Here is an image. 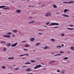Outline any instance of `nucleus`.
Wrapping results in <instances>:
<instances>
[{
  "label": "nucleus",
  "instance_id": "58836bf2",
  "mask_svg": "<svg viewBox=\"0 0 74 74\" xmlns=\"http://www.w3.org/2000/svg\"><path fill=\"white\" fill-rule=\"evenodd\" d=\"M28 64H31V63H30V62H28L27 63Z\"/></svg>",
  "mask_w": 74,
  "mask_h": 74
},
{
  "label": "nucleus",
  "instance_id": "c9c22d12",
  "mask_svg": "<svg viewBox=\"0 0 74 74\" xmlns=\"http://www.w3.org/2000/svg\"><path fill=\"white\" fill-rule=\"evenodd\" d=\"M25 55H20V56H19L20 57H21V56H25Z\"/></svg>",
  "mask_w": 74,
  "mask_h": 74
},
{
  "label": "nucleus",
  "instance_id": "5fc2aeb1",
  "mask_svg": "<svg viewBox=\"0 0 74 74\" xmlns=\"http://www.w3.org/2000/svg\"><path fill=\"white\" fill-rule=\"evenodd\" d=\"M39 34H42V33H39Z\"/></svg>",
  "mask_w": 74,
  "mask_h": 74
},
{
  "label": "nucleus",
  "instance_id": "6e6552de",
  "mask_svg": "<svg viewBox=\"0 0 74 74\" xmlns=\"http://www.w3.org/2000/svg\"><path fill=\"white\" fill-rule=\"evenodd\" d=\"M63 16L65 17H69L70 16L66 14L63 15Z\"/></svg>",
  "mask_w": 74,
  "mask_h": 74
},
{
  "label": "nucleus",
  "instance_id": "ea45409f",
  "mask_svg": "<svg viewBox=\"0 0 74 74\" xmlns=\"http://www.w3.org/2000/svg\"><path fill=\"white\" fill-rule=\"evenodd\" d=\"M64 36V34H62V37H63V36Z\"/></svg>",
  "mask_w": 74,
  "mask_h": 74
},
{
  "label": "nucleus",
  "instance_id": "052dcab7",
  "mask_svg": "<svg viewBox=\"0 0 74 74\" xmlns=\"http://www.w3.org/2000/svg\"><path fill=\"white\" fill-rule=\"evenodd\" d=\"M41 2H40L39 4H38V5H40V4H41Z\"/></svg>",
  "mask_w": 74,
  "mask_h": 74
},
{
  "label": "nucleus",
  "instance_id": "6ab92c4d",
  "mask_svg": "<svg viewBox=\"0 0 74 74\" xmlns=\"http://www.w3.org/2000/svg\"><path fill=\"white\" fill-rule=\"evenodd\" d=\"M11 44H7V47H10V46Z\"/></svg>",
  "mask_w": 74,
  "mask_h": 74
},
{
  "label": "nucleus",
  "instance_id": "20e7f679",
  "mask_svg": "<svg viewBox=\"0 0 74 74\" xmlns=\"http://www.w3.org/2000/svg\"><path fill=\"white\" fill-rule=\"evenodd\" d=\"M18 43H14V44H12L11 45V47H15L17 45Z\"/></svg>",
  "mask_w": 74,
  "mask_h": 74
},
{
  "label": "nucleus",
  "instance_id": "864d4df0",
  "mask_svg": "<svg viewBox=\"0 0 74 74\" xmlns=\"http://www.w3.org/2000/svg\"><path fill=\"white\" fill-rule=\"evenodd\" d=\"M58 56V54H57L54 55V56Z\"/></svg>",
  "mask_w": 74,
  "mask_h": 74
},
{
  "label": "nucleus",
  "instance_id": "423d86ee",
  "mask_svg": "<svg viewBox=\"0 0 74 74\" xmlns=\"http://www.w3.org/2000/svg\"><path fill=\"white\" fill-rule=\"evenodd\" d=\"M35 38H30V40L31 41H34V40H35Z\"/></svg>",
  "mask_w": 74,
  "mask_h": 74
},
{
  "label": "nucleus",
  "instance_id": "bf43d9fd",
  "mask_svg": "<svg viewBox=\"0 0 74 74\" xmlns=\"http://www.w3.org/2000/svg\"><path fill=\"white\" fill-rule=\"evenodd\" d=\"M28 7H32V6L29 5V6H28Z\"/></svg>",
  "mask_w": 74,
  "mask_h": 74
},
{
  "label": "nucleus",
  "instance_id": "3c124183",
  "mask_svg": "<svg viewBox=\"0 0 74 74\" xmlns=\"http://www.w3.org/2000/svg\"><path fill=\"white\" fill-rule=\"evenodd\" d=\"M57 71V72H58L59 73L60 72V71H59V70H58Z\"/></svg>",
  "mask_w": 74,
  "mask_h": 74
},
{
  "label": "nucleus",
  "instance_id": "dca6fc26",
  "mask_svg": "<svg viewBox=\"0 0 74 74\" xmlns=\"http://www.w3.org/2000/svg\"><path fill=\"white\" fill-rule=\"evenodd\" d=\"M7 36V38H10V35H6Z\"/></svg>",
  "mask_w": 74,
  "mask_h": 74
},
{
  "label": "nucleus",
  "instance_id": "2eb2a0df",
  "mask_svg": "<svg viewBox=\"0 0 74 74\" xmlns=\"http://www.w3.org/2000/svg\"><path fill=\"white\" fill-rule=\"evenodd\" d=\"M53 7L54 8H56L57 7V6L56 5H53Z\"/></svg>",
  "mask_w": 74,
  "mask_h": 74
},
{
  "label": "nucleus",
  "instance_id": "f03ea898",
  "mask_svg": "<svg viewBox=\"0 0 74 74\" xmlns=\"http://www.w3.org/2000/svg\"><path fill=\"white\" fill-rule=\"evenodd\" d=\"M74 3V1H71L69 2H63V3H68V4H71V3Z\"/></svg>",
  "mask_w": 74,
  "mask_h": 74
},
{
  "label": "nucleus",
  "instance_id": "393cba45",
  "mask_svg": "<svg viewBox=\"0 0 74 74\" xmlns=\"http://www.w3.org/2000/svg\"><path fill=\"white\" fill-rule=\"evenodd\" d=\"M53 62H55V60H52L50 61V63H53Z\"/></svg>",
  "mask_w": 74,
  "mask_h": 74
},
{
  "label": "nucleus",
  "instance_id": "49530a36",
  "mask_svg": "<svg viewBox=\"0 0 74 74\" xmlns=\"http://www.w3.org/2000/svg\"><path fill=\"white\" fill-rule=\"evenodd\" d=\"M3 37H7V35H5V36H3Z\"/></svg>",
  "mask_w": 74,
  "mask_h": 74
},
{
  "label": "nucleus",
  "instance_id": "cd10ccee",
  "mask_svg": "<svg viewBox=\"0 0 74 74\" xmlns=\"http://www.w3.org/2000/svg\"><path fill=\"white\" fill-rule=\"evenodd\" d=\"M44 49H48V47H45L44 48Z\"/></svg>",
  "mask_w": 74,
  "mask_h": 74
},
{
  "label": "nucleus",
  "instance_id": "09e8293b",
  "mask_svg": "<svg viewBox=\"0 0 74 74\" xmlns=\"http://www.w3.org/2000/svg\"><path fill=\"white\" fill-rule=\"evenodd\" d=\"M26 42V41H22V43H23V42Z\"/></svg>",
  "mask_w": 74,
  "mask_h": 74
},
{
  "label": "nucleus",
  "instance_id": "0eeeda50",
  "mask_svg": "<svg viewBox=\"0 0 74 74\" xmlns=\"http://www.w3.org/2000/svg\"><path fill=\"white\" fill-rule=\"evenodd\" d=\"M26 71H31V69L29 68H28L26 69Z\"/></svg>",
  "mask_w": 74,
  "mask_h": 74
},
{
  "label": "nucleus",
  "instance_id": "7ed1b4c3",
  "mask_svg": "<svg viewBox=\"0 0 74 74\" xmlns=\"http://www.w3.org/2000/svg\"><path fill=\"white\" fill-rule=\"evenodd\" d=\"M51 26H53V25H59V23H53Z\"/></svg>",
  "mask_w": 74,
  "mask_h": 74
},
{
  "label": "nucleus",
  "instance_id": "603ef678",
  "mask_svg": "<svg viewBox=\"0 0 74 74\" xmlns=\"http://www.w3.org/2000/svg\"><path fill=\"white\" fill-rule=\"evenodd\" d=\"M27 74H33V73H27Z\"/></svg>",
  "mask_w": 74,
  "mask_h": 74
},
{
  "label": "nucleus",
  "instance_id": "c03bdc74",
  "mask_svg": "<svg viewBox=\"0 0 74 74\" xmlns=\"http://www.w3.org/2000/svg\"><path fill=\"white\" fill-rule=\"evenodd\" d=\"M58 56H60V55H61V54H60V53H58L57 54Z\"/></svg>",
  "mask_w": 74,
  "mask_h": 74
},
{
  "label": "nucleus",
  "instance_id": "72a5a7b5",
  "mask_svg": "<svg viewBox=\"0 0 74 74\" xmlns=\"http://www.w3.org/2000/svg\"><path fill=\"white\" fill-rule=\"evenodd\" d=\"M7 34H12V33L11 32H7Z\"/></svg>",
  "mask_w": 74,
  "mask_h": 74
},
{
  "label": "nucleus",
  "instance_id": "6e6d98bb",
  "mask_svg": "<svg viewBox=\"0 0 74 74\" xmlns=\"http://www.w3.org/2000/svg\"><path fill=\"white\" fill-rule=\"evenodd\" d=\"M57 27H54V28L55 29H56V28H57Z\"/></svg>",
  "mask_w": 74,
  "mask_h": 74
},
{
  "label": "nucleus",
  "instance_id": "4468645a",
  "mask_svg": "<svg viewBox=\"0 0 74 74\" xmlns=\"http://www.w3.org/2000/svg\"><path fill=\"white\" fill-rule=\"evenodd\" d=\"M5 7L4 5H2L0 6V8H4V7Z\"/></svg>",
  "mask_w": 74,
  "mask_h": 74
},
{
  "label": "nucleus",
  "instance_id": "f3484780",
  "mask_svg": "<svg viewBox=\"0 0 74 74\" xmlns=\"http://www.w3.org/2000/svg\"><path fill=\"white\" fill-rule=\"evenodd\" d=\"M51 41H52L53 42H55V40L54 39H51Z\"/></svg>",
  "mask_w": 74,
  "mask_h": 74
},
{
  "label": "nucleus",
  "instance_id": "13d9d810",
  "mask_svg": "<svg viewBox=\"0 0 74 74\" xmlns=\"http://www.w3.org/2000/svg\"><path fill=\"white\" fill-rule=\"evenodd\" d=\"M3 44H4L5 43V42L4 41H3Z\"/></svg>",
  "mask_w": 74,
  "mask_h": 74
},
{
  "label": "nucleus",
  "instance_id": "774afa93",
  "mask_svg": "<svg viewBox=\"0 0 74 74\" xmlns=\"http://www.w3.org/2000/svg\"><path fill=\"white\" fill-rule=\"evenodd\" d=\"M44 27H47V26H44Z\"/></svg>",
  "mask_w": 74,
  "mask_h": 74
},
{
  "label": "nucleus",
  "instance_id": "a19ab883",
  "mask_svg": "<svg viewBox=\"0 0 74 74\" xmlns=\"http://www.w3.org/2000/svg\"><path fill=\"white\" fill-rule=\"evenodd\" d=\"M24 67L26 68V66H24L23 67H22V68H23Z\"/></svg>",
  "mask_w": 74,
  "mask_h": 74
},
{
  "label": "nucleus",
  "instance_id": "de8ad7c7",
  "mask_svg": "<svg viewBox=\"0 0 74 74\" xmlns=\"http://www.w3.org/2000/svg\"><path fill=\"white\" fill-rule=\"evenodd\" d=\"M69 26H71V27H72L73 26H74V25H70Z\"/></svg>",
  "mask_w": 74,
  "mask_h": 74
},
{
  "label": "nucleus",
  "instance_id": "0e129e2a",
  "mask_svg": "<svg viewBox=\"0 0 74 74\" xmlns=\"http://www.w3.org/2000/svg\"><path fill=\"white\" fill-rule=\"evenodd\" d=\"M1 43H3V41L1 42Z\"/></svg>",
  "mask_w": 74,
  "mask_h": 74
},
{
  "label": "nucleus",
  "instance_id": "4be33fe9",
  "mask_svg": "<svg viewBox=\"0 0 74 74\" xmlns=\"http://www.w3.org/2000/svg\"><path fill=\"white\" fill-rule=\"evenodd\" d=\"M67 29L69 30H73L74 29V28H67Z\"/></svg>",
  "mask_w": 74,
  "mask_h": 74
},
{
  "label": "nucleus",
  "instance_id": "9b49d317",
  "mask_svg": "<svg viewBox=\"0 0 74 74\" xmlns=\"http://www.w3.org/2000/svg\"><path fill=\"white\" fill-rule=\"evenodd\" d=\"M38 65H37L35 67H34V69H38Z\"/></svg>",
  "mask_w": 74,
  "mask_h": 74
},
{
  "label": "nucleus",
  "instance_id": "338daca9",
  "mask_svg": "<svg viewBox=\"0 0 74 74\" xmlns=\"http://www.w3.org/2000/svg\"><path fill=\"white\" fill-rule=\"evenodd\" d=\"M51 54L53 55L54 54V53H52Z\"/></svg>",
  "mask_w": 74,
  "mask_h": 74
},
{
  "label": "nucleus",
  "instance_id": "7c9ffc66",
  "mask_svg": "<svg viewBox=\"0 0 74 74\" xmlns=\"http://www.w3.org/2000/svg\"><path fill=\"white\" fill-rule=\"evenodd\" d=\"M33 17L32 16H29V19H33Z\"/></svg>",
  "mask_w": 74,
  "mask_h": 74
},
{
  "label": "nucleus",
  "instance_id": "37998d69",
  "mask_svg": "<svg viewBox=\"0 0 74 74\" xmlns=\"http://www.w3.org/2000/svg\"><path fill=\"white\" fill-rule=\"evenodd\" d=\"M24 49L25 51H28V50H27V49Z\"/></svg>",
  "mask_w": 74,
  "mask_h": 74
},
{
  "label": "nucleus",
  "instance_id": "79ce46f5",
  "mask_svg": "<svg viewBox=\"0 0 74 74\" xmlns=\"http://www.w3.org/2000/svg\"><path fill=\"white\" fill-rule=\"evenodd\" d=\"M25 55H24V56H25V55H26V56H29V54H24Z\"/></svg>",
  "mask_w": 74,
  "mask_h": 74
},
{
  "label": "nucleus",
  "instance_id": "c756f323",
  "mask_svg": "<svg viewBox=\"0 0 74 74\" xmlns=\"http://www.w3.org/2000/svg\"><path fill=\"white\" fill-rule=\"evenodd\" d=\"M19 69V68L17 67L15 69L16 70H18Z\"/></svg>",
  "mask_w": 74,
  "mask_h": 74
},
{
  "label": "nucleus",
  "instance_id": "8fccbe9b",
  "mask_svg": "<svg viewBox=\"0 0 74 74\" xmlns=\"http://www.w3.org/2000/svg\"><path fill=\"white\" fill-rule=\"evenodd\" d=\"M4 50L5 51H7V50L6 49L4 48Z\"/></svg>",
  "mask_w": 74,
  "mask_h": 74
},
{
  "label": "nucleus",
  "instance_id": "c85d7f7f",
  "mask_svg": "<svg viewBox=\"0 0 74 74\" xmlns=\"http://www.w3.org/2000/svg\"><path fill=\"white\" fill-rule=\"evenodd\" d=\"M38 68H39V67H40L41 66V64H39L38 65Z\"/></svg>",
  "mask_w": 74,
  "mask_h": 74
},
{
  "label": "nucleus",
  "instance_id": "2f4dec72",
  "mask_svg": "<svg viewBox=\"0 0 74 74\" xmlns=\"http://www.w3.org/2000/svg\"><path fill=\"white\" fill-rule=\"evenodd\" d=\"M61 72L62 73H64V72H65V71L62 70Z\"/></svg>",
  "mask_w": 74,
  "mask_h": 74
},
{
  "label": "nucleus",
  "instance_id": "a878e982",
  "mask_svg": "<svg viewBox=\"0 0 74 74\" xmlns=\"http://www.w3.org/2000/svg\"><path fill=\"white\" fill-rule=\"evenodd\" d=\"M3 9H5V10L6 9H10V8H3Z\"/></svg>",
  "mask_w": 74,
  "mask_h": 74
},
{
  "label": "nucleus",
  "instance_id": "ddd939ff",
  "mask_svg": "<svg viewBox=\"0 0 74 74\" xmlns=\"http://www.w3.org/2000/svg\"><path fill=\"white\" fill-rule=\"evenodd\" d=\"M2 68L3 69H6V66H2Z\"/></svg>",
  "mask_w": 74,
  "mask_h": 74
},
{
  "label": "nucleus",
  "instance_id": "69168bd1",
  "mask_svg": "<svg viewBox=\"0 0 74 74\" xmlns=\"http://www.w3.org/2000/svg\"><path fill=\"white\" fill-rule=\"evenodd\" d=\"M62 46H64V45H63V44H62Z\"/></svg>",
  "mask_w": 74,
  "mask_h": 74
},
{
  "label": "nucleus",
  "instance_id": "a211bd4d",
  "mask_svg": "<svg viewBox=\"0 0 74 74\" xmlns=\"http://www.w3.org/2000/svg\"><path fill=\"white\" fill-rule=\"evenodd\" d=\"M30 47V46L28 44H27L25 46V47Z\"/></svg>",
  "mask_w": 74,
  "mask_h": 74
},
{
  "label": "nucleus",
  "instance_id": "5701e85b",
  "mask_svg": "<svg viewBox=\"0 0 74 74\" xmlns=\"http://www.w3.org/2000/svg\"><path fill=\"white\" fill-rule=\"evenodd\" d=\"M71 49L72 50H74V47H71Z\"/></svg>",
  "mask_w": 74,
  "mask_h": 74
},
{
  "label": "nucleus",
  "instance_id": "39448f33",
  "mask_svg": "<svg viewBox=\"0 0 74 74\" xmlns=\"http://www.w3.org/2000/svg\"><path fill=\"white\" fill-rule=\"evenodd\" d=\"M16 12L17 13H20L21 12V10H16Z\"/></svg>",
  "mask_w": 74,
  "mask_h": 74
},
{
  "label": "nucleus",
  "instance_id": "473e14b6",
  "mask_svg": "<svg viewBox=\"0 0 74 74\" xmlns=\"http://www.w3.org/2000/svg\"><path fill=\"white\" fill-rule=\"evenodd\" d=\"M46 5H43L41 6V7H45Z\"/></svg>",
  "mask_w": 74,
  "mask_h": 74
},
{
  "label": "nucleus",
  "instance_id": "a18cd8bd",
  "mask_svg": "<svg viewBox=\"0 0 74 74\" xmlns=\"http://www.w3.org/2000/svg\"><path fill=\"white\" fill-rule=\"evenodd\" d=\"M18 34H20V35H22V33H21V32H18Z\"/></svg>",
  "mask_w": 74,
  "mask_h": 74
},
{
  "label": "nucleus",
  "instance_id": "f8f14e48",
  "mask_svg": "<svg viewBox=\"0 0 74 74\" xmlns=\"http://www.w3.org/2000/svg\"><path fill=\"white\" fill-rule=\"evenodd\" d=\"M35 21H31V22H29V24H31V23H33Z\"/></svg>",
  "mask_w": 74,
  "mask_h": 74
},
{
  "label": "nucleus",
  "instance_id": "9d476101",
  "mask_svg": "<svg viewBox=\"0 0 74 74\" xmlns=\"http://www.w3.org/2000/svg\"><path fill=\"white\" fill-rule=\"evenodd\" d=\"M40 42L38 43H37L35 45L36 46H38V45H40Z\"/></svg>",
  "mask_w": 74,
  "mask_h": 74
},
{
  "label": "nucleus",
  "instance_id": "aec40b11",
  "mask_svg": "<svg viewBox=\"0 0 74 74\" xmlns=\"http://www.w3.org/2000/svg\"><path fill=\"white\" fill-rule=\"evenodd\" d=\"M14 59V58L13 57H11V58H8V59Z\"/></svg>",
  "mask_w": 74,
  "mask_h": 74
},
{
  "label": "nucleus",
  "instance_id": "4c0bfd02",
  "mask_svg": "<svg viewBox=\"0 0 74 74\" xmlns=\"http://www.w3.org/2000/svg\"><path fill=\"white\" fill-rule=\"evenodd\" d=\"M64 52L63 51H60V53H64Z\"/></svg>",
  "mask_w": 74,
  "mask_h": 74
},
{
  "label": "nucleus",
  "instance_id": "f704fd0d",
  "mask_svg": "<svg viewBox=\"0 0 74 74\" xmlns=\"http://www.w3.org/2000/svg\"><path fill=\"white\" fill-rule=\"evenodd\" d=\"M62 46H57V48H60V47H61Z\"/></svg>",
  "mask_w": 74,
  "mask_h": 74
},
{
  "label": "nucleus",
  "instance_id": "f257e3e1",
  "mask_svg": "<svg viewBox=\"0 0 74 74\" xmlns=\"http://www.w3.org/2000/svg\"><path fill=\"white\" fill-rule=\"evenodd\" d=\"M51 13L50 12H47L45 14L46 16H51Z\"/></svg>",
  "mask_w": 74,
  "mask_h": 74
},
{
  "label": "nucleus",
  "instance_id": "e2e57ef3",
  "mask_svg": "<svg viewBox=\"0 0 74 74\" xmlns=\"http://www.w3.org/2000/svg\"><path fill=\"white\" fill-rule=\"evenodd\" d=\"M12 3H14V1H12Z\"/></svg>",
  "mask_w": 74,
  "mask_h": 74
},
{
  "label": "nucleus",
  "instance_id": "e433bc0d",
  "mask_svg": "<svg viewBox=\"0 0 74 74\" xmlns=\"http://www.w3.org/2000/svg\"><path fill=\"white\" fill-rule=\"evenodd\" d=\"M49 23H50V22H49L48 23H46V25H49Z\"/></svg>",
  "mask_w": 74,
  "mask_h": 74
},
{
  "label": "nucleus",
  "instance_id": "4d7b16f0",
  "mask_svg": "<svg viewBox=\"0 0 74 74\" xmlns=\"http://www.w3.org/2000/svg\"><path fill=\"white\" fill-rule=\"evenodd\" d=\"M70 52H71L70 51H69L68 53H70Z\"/></svg>",
  "mask_w": 74,
  "mask_h": 74
},
{
  "label": "nucleus",
  "instance_id": "b1692460",
  "mask_svg": "<svg viewBox=\"0 0 74 74\" xmlns=\"http://www.w3.org/2000/svg\"><path fill=\"white\" fill-rule=\"evenodd\" d=\"M17 32H18V31H17V30H13V32H14V33H16Z\"/></svg>",
  "mask_w": 74,
  "mask_h": 74
},
{
  "label": "nucleus",
  "instance_id": "1a4fd4ad",
  "mask_svg": "<svg viewBox=\"0 0 74 74\" xmlns=\"http://www.w3.org/2000/svg\"><path fill=\"white\" fill-rule=\"evenodd\" d=\"M69 11V10H68V9H65L64 11V12H65V13H66L67 12V11Z\"/></svg>",
  "mask_w": 74,
  "mask_h": 74
},
{
  "label": "nucleus",
  "instance_id": "680f3d73",
  "mask_svg": "<svg viewBox=\"0 0 74 74\" xmlns=\"http://www.w3.org/2000/svg\"><path fill=\"white\" fill-rule=\"evenodd\" d=\"M25 64H28L27 63H26Z\"/></svg>",
  "mask_w": 74,
  "mask_h": 74
},
{
  "label": "nucleus",
  "instance_id": "412c9836",
  "mask_svg": "<svg viewBox=\"0 0 74 74\" xmlns=\"http://www.w3.org/2000/svg\"><path fill=\"white\" fill-rule=\"evenodd\" d=\"M31 62L32 63H35V62H36V61L34 60H31Z\"/></svg>",
  "mask_w": 74,
  "mask_h": 74
},
{
  "label": "nucleus",
  "instance_id": "bb28decb",
  "mask_svg": "<svg viewBox=\"0 0 74 74\" xmlns=\"http://www.w3.org/2000/svg\"><path fill=\"white\" fill-rule=\"evenodd\" d=\"M64 59L65 60H67V59H68V57H65L64 58Z\"/></svg>",
  "mask_w": 74,
  "mask_h": 74
}]
</instances>
